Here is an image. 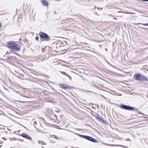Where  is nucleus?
<instances>
[{"mask_svg":"<svg viewBox=\"0 0 148 148\" xmlns=\"http://www.w3.org/2000/svg\"><path fill=\"white\" fill-rule=\"evenodd\" d=\"M7 47L12 51H19L20 49L18 44H16L15 42L13 41H10L8 42Z\"/></svg>","mask_w":148,"mask_h":148,"instance_id":"obj_1","label":"nucleus"},{"mask_svg":"<svg viewBox=\"0 0 148 148\" xmlns=\"http://www.w3.org/2000/svg\"><path fill=\"white\" fill-rule=\"evenodd\" d=\"M39 35L42 41H48L50 40L49 36L45 33L40 32L39 33Z\"/></svg>","mask_w":148,"mask_h":148,"instance_id":"obj_2","label":"nucleus"},{"mask_svg":"<svg viewBox=\"0 0 148 148\" xmlns=\"http://www.w3.org/2000/svg\"><path fill=\"white\" fill-rule=\"evenodd\" d=\"M134 78L137 80L148 81V78L146 77L143 76L140 73H136L134 76Z\"/></svg>","mask_w":148,"mask_h":148,"instance_id":"obj_3","label":"nucleus"},{"mask_svg":"<svg viewBox=\"0 0 148 148\" xmlns=\"http://www.w3.org/2000/svg\"><path fill=\"white\" fill-rule=\"evenodd\" d=\"M18 60L16 57L15 56H12L8 57L7 58V61L9 63L12 64L14 62H16Z\"/></svg>","mask_w":148,"mask_h":148,"instance_id":"obj_4","label":"nucleus"},{"mask_svg":"<svg viewBox=\"0 0 148 148\" xmlns=\"http://www.w3.org/2000/svg\"><path fill=\"white\" fill-rule=\"evenodd\" d=\"M120 107L123 109L127 110H135L134 108L128 106H127L125 105L121 104L120 106Z\"/></svg>","mask_w":148,"mask_h":148,"instance_id":"obj_5","label":"nucleus"},{"mask_svg":"<svg viewBox=\"0 0 148 148\" xmlns=\"http://www.w3.org/2000/svg\"><path fill=\"white\" fill-rule=\"evenodd\" d=\"M59 86L61 88L64 89H71L73 88V87L69 86L64 84H59Z\"/></svg>","mask_w":148,"mask_h":148,"instance_id":"obj_6","label":"nucleus"},{"mask_svg":"<svg viewBox=\"0 0 148 148\" xmlns=\"http://www.w3.org/2000/svg\"><path fill=\"white\" fill-rule=\"evenodd\" d=\"M82 137L94 142H97V140L89 136L83 135Z\"/></svg>","mask_w":148,"mask_h":148,"instance_id":"obj_7","label":"nucleus"},{"mask_svg":"<svg viewBox=\"0 0 148 148\" xmlns=\"http://www.w3.org/2000/svg\"><path fill=\"white\" fill-rule=\"evenodd\" d=\"M21 136L23 137V138H26L27 139H28L30 141H32V138L29 136L28 134L25 133H22L21 135Z\"/></svg>","mask_w":148,"mask_h":148,"instance_id":"obj_8","label":"nucleus"},{"mask_svg":"<svg viewBox=\"0 0 148 148\" xmlns=\"http://www.w3.org/2000/svg\"><path fill=\"white\" fill-rule=\"evenodd\" d=\"M56 139V136L54 135L52 136L49 138L50 142L52 143H54L55 142Z\"/></svg>","mask_w":148,"mask_h":148,"instance_id":"obj_9","label":"nucleus"},{"mask_svg":"<svg viewBox=\"0 0 148 148\" xmlns=\"http://www.w3.org/2000/svg\"><path fill=\"white\" fill-rule=\"evenodd\" d=\"M41 2L42 4L45 6L48 7V3L47 1L46 0H41Z\"/></svg>","mask_w":148,"mask_h":148,"instance_id":"obj_10","label":"nucleus"},{"mask_svg":"<svg viewBox=\"0 0 148 148\" xmlns=\"http://www.w3.org/2000/svg\"><path fill=\"white\" fill-rule=\"evenodd\" d=\"M96 119L99 121L102 122L103 123H105L106 121L102 118L99 117H96Z\"/></svg>","mask_w":148,"mask_h":148,"instance_id":"obj_11","label":"nucleus"},{"mask_svg":"<svg viewBox=\"0 0 148 148\" xmlns=\"http://www.w3.org/2000/svg\"><path fill=\"white\" fill-rule=\"evenodd\" d=\"M38 143L41 145H46V143L44 141H41V140H39L38 141Z\"/></svg>","mask_w":148,"mask_h":148,"instance_id":"obj_12","label":"nucleus"},{"mask_svg":"<svg viewBox=\"0 0 148 148\" xmlns=\"http://www.w3.org/2000/svg\"><path fill=\"white\" fill-rule=\"evenodd\" d=\"M60 73H61L62 74H63V75H66V76H69V75H68V74H67V73H66V72H62V71H61V72H60Z\"/></svg>","mask_w":148,"mask_h":148,"instance_id":"obj_13","label":"nucleus"},{"mask_svg":"<svg viewBox=\"0 0 148 148\" xmlns=\"http://www.w3.org/2000/svg\"><path fill=\"white\" fill-rule=\"evenodd\" d=\"M141 24L144 26H148V23L143 24V23H139L138 24Z\"/></svg>","mask_w":148,"mask_h":148,"instance_id":"obj_14","label":"nucleus"},{"mask_svg":"<svg viewBox=\"0 0 148 148\" xmlns=\"http://www.w3.org/2000/svg\"><path fill=\"white\" fill-rule=\"evenodd\" d=\"M38 39H39V37L38 36L35 37V39L36 40H38Z\"/></svg>","mask_w":148,"mask_h":148,"instance_id":"obj_15","label":"nucleus"},{"mask_svg":"<svg viewBox=\"0 0 148 148\" xmlns=\"http://www.w3.org/2000/svg\"><path fill=\"white\" fill-rule=\"evenodd\" d=\"M10 54V52H9L8 51H7V52H6V55H9V54Z\"/></svg>","mask_w":148,"mask_h":148,"instance_id":"obj_16","label":"nucleus"},{"mask_svg":"<svg viewBox=\"0 0 148 148\" xmlns=\"http://www.w3.org/2000/svg\"><path fill=\"white\" fill-rule=\"evenodd\" d=\"M34 124L35 125H36L37 124V123L36 121H34Z\"/></svg>","mask_w":148,"mask_h":148,"instance_id":"obj_17","label":"nucleus"},{"mask_svg":"<svg viewBox=\"0 0 148 148\" xmlns=\"http://www.w3.org/2000/svg\"><path fill=\"white\" fill-rule=\"evenodd\" d=\"M2 138L4 140H5L6 139V138L5 137H3Z\"/></svg>","mask_w":148,"mask_h":148,"instance_id":"obj_18","label":"nucleus"},{"mask_svg":"<svg viewBox=\"0 0 148 148\" xmlns=\"http://www.w3.org/2000/svg\"><path fill=\"white\" fill-rule=\"evenodd\" d=\"M2 26V24L1 23H0V28H1Z\"/></svg>","mask_w":148,"mask_h":148,"instance_id":"obj_19","label":"nucleus"},{"mask_svg":"<svg viewBox=\"0 0 148 148\" xmlns=\"http://www.w3.org/2000/svg\"><path fill=\"white\" fill-rule=\"evenodd\" d=\"M21 102H23V103L24 102H23V101H21Z\"/></svg>","mask_w":148,"mask_h":148,"instance_id":"obj_20","label":"nucleus"}]
</instances>
